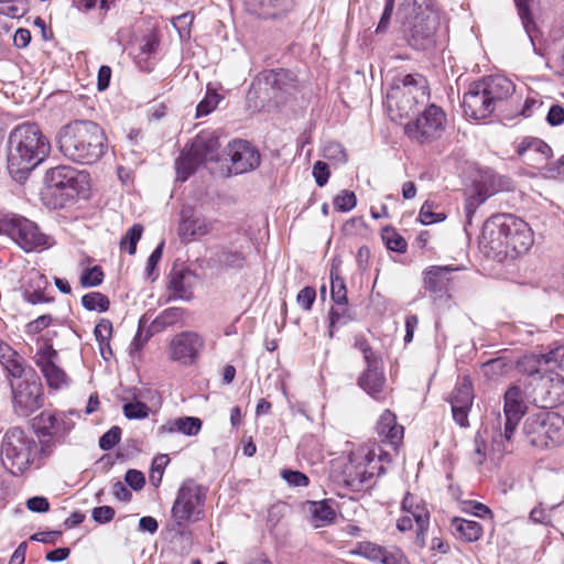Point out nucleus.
<instances>
[{"label":"nucleus","instance_id":"nucleus-21","mask_svg":"<svg viewBox=\"0 0 564 564\" xmlns=\"http://www.w3.org/2000/svg\"><path fill=\"white\" fill-rule=\"evenodd\" d=\"M56 357V350L48 344L39 349L34 357L35 364L41 369L48 387L53 389H59L66 383V373L54 361Z\"/></svg>","mask_w":564,"mask_h":564},{"label":"nucleus","instance_id":"nucleus-64","mask_svg":"<svg viewBox=\"0 0 564 564\" xmlns=\"http://www.w3.org/2000/svg\"><path fill=\"white\" fill-rule=\"evenodd\" d=\"M112 334V324L109 319L101 318L94 328V335L98 343L110 339Z\"/></svg>","mask_w":564,"mask_h":564},{"label":"nucleus","instance_id":"nucleus-18","mask_svg":"<svg viewBox=\"0 0 564 564\" xmlns=\"http://www.w3.org/2000/svg\"><path fill=\"white\" fill-rule=\"evenodd\" d=\"M462 107L464 113L474 120L487 119L497 109L488 96L478 87L477 82L473 83L465 93Z\"/></svg>","mask_w":564,"mask_h":564},{"label":"nucleus","instance_id":"nucleus-48","mask_svg":"<svg viewBox=\"0 0 564 564\" xmlns=\"http://www.w3.org/2000/svg\"><path fill=\"white\" fill-rule=\"evenodd\" d=\"M333 203L338 212L347 213L356 207L357 198L354 192L343 189L335 196Z\"/></svg>","mask_w":564,"mask_h":564},{"label":"nucleus","instance_id":"nucleus-1","mask_svg":"<svg viewBox=\"0 0 564 564\" xmlns=\"http://www.w3.org/2000/svg\"><path fill=\"white\" fill-rule=\"evenodd\" d=\"M51 152V142L36 123L14 128L8 140V171L17 182H24L31 171Z\"/></svg>","mask_w":564,"mask_h":564},{"label":"nucleus","instance_id":"nucleus-57","mask_svg":"<svg viewBox=\"0 0 564 564\" xmlns=\"http://www.w3.org/2000/svg\"><path fill=\"white\" fill-rule=\"evenodd\" d=\"M25 8L20 0H1L0 1V14L10 18H19L23 15Z\"/></svg>","mask_w":564,"mask_h":564},{"label":"nucleus","instance_id":"nucleus-61","mask_svg":"<svg viewBox=\"0 0 564 564\" xmlns=\"http://www.w3.org/2000/svg\"><path fill=\"white\" fill-rule=\"evenodd\" d=\"M169 460L170 459L166 455H161V456H158L154 458V460L152 463V467H151V473H150V480H151L152 485H154V486L160 485V482L162 480L164 467L167 465Z\"/></svg>","mask_w":564,"mask_h":564},{"label":"nucleus","instance_id":"nucleus-12","mask_svg":"<svg viewBox=\"0 0 564 564\" xmlns=\"http://www.w3.org/2000/svg\"><path fill=\"white\" fill-rule=\"evenodd\" d=\"M205 346L206 340L200 333L182 330L170 339L166 352L171 361L188 367L197 362Z\"/></svg>","mask_w":564,"mask_h":564},{"label":"nucleus","instance_id":"nucleus-34","mask_svg":"<svg viewBox=\"0 0 564 564\" xmlns=\"http://www.w3.org/2000/svg\"><path fill=\"white\" fill-rule=\"evenodd\" d=\"M546 419L539 415L529 416L523 424V433L527 436L528 443L534 447H543L542 431H544Z\"/></svg>","mask_w":564,"mask_h":564},{"label":"nucleus","instance_id":"nucleus-8","mask_svg":"<svg viewBox=\"0 0 564 564\" xmlns=\"http://www.w3.org/2000/svg\"><path fill=\"white\" fill-rule=\"evenodd\" d=\"M0 235L14 240L26 252L52 246V237L42 232L39 226L25 217L0 214Z\"/></svg>","mask_w":564,"mask_h":564},{"label":"nucleus","instance_id":"nucleus-4","mask_svg":"<svg viewBox=\"0 0 564 564\" xmlns=\"http://www.w3.org/2000/svg\"><path fill=\"white\" fill-rule=\"evenodd\" d=\"M389 107H395L400 118L416 115L430 100L427 80L419 74H408L394 80L387 94Z\"/></svg>","mask_w":564,"mask_h":564},{"label":"nucleus","instance_id":"nucleus-49","mask_svg":"<svg viewBox=\"0 0 564 564\" xmlns=\"http://www.w3.org/2000/svg\"><path fill=\"white\" fill-rule=\"evenodd\" d=\"M373 478V473L367 470L366 468L360 470L357 469L355 475L349 474L346 482L352 487L355 490H361L365 488H369L371 486V479Z\"/></svg>","mask_w":564,"mask_h":564},{"label":"nucleus","instance_id":"nucleus-54","mask_svg":"<svg viewBox=\"0 0 564 564\" xmlns=\"http://www.w3.org/2000/svg\"><path fill=\"white\" fill-rule=\"evenodd\" d=\"M120 438L121 429L115 425L100 436L99 447L102 451H110L120 442Z\"/></svg>","mask_w":564,"mask_h":564},{"label":"nucleus","instance_id":"nucleus-27","mask_svg":"<svg viewBox=\"0 0 564 564\" xmlns=\"http://www.w3.org/2000/svg\"><path fill=\"white\" fill-rule=\"evenodd\" d=\"M35 420L40 437H62L70 430L64 417L48 411L42 412Z\"/></svg>","mask_w":564,"mask_h":564},{"label":"nucleus","instance_id":"nucleus-33","mask_svg":"<svg viewBox=\"0 0 564 564\" xmlns=\"http://www.w3.org/2000/svg\"><path fill=\"white\" fill-rule=\"evenodd\" d=\"M159 44L160 42L155 34H148L143 36L142 42L139 46V53L135 56V62L141 70H152L153 62L151 61V56L155 54Z\"/></svg>","mask_w":564,"mask_h":564},{"label":"nucleus","instance_id":"nucleus-20","mask_svg":"<svg viewBox=\"0 0 564 564\" xmlns=\"http://www.w3.org/2000/svg\"><path fill=\"white\" fill-rule=\"evenodd\" d=\"M453 265H431L423 271V288L434 299L447 294L452 281V273L458 271Z\"/></svg>","mask_w":564,"mask_h":564},{"label":"nucleus","instance_id":"nucleus-14","mask_svg":"<svg viewBox=\"0 0 564 564\" xmlns=\"http://www.w3.org/2000/svg\"><path fill=\"white\" fill-rule=\"evenodd\" d=\"M208 264L219 271H241L247 265V253L241 246L237 247L232 243L216 245L210 250Z\"/></svg>","mask_w":564,"mask_h":564},{"label":"nucleus","instance_id":"nucleus-42","mask_svg":"<svg viewBox=\"0 0 564 564\" xmlns=\"http://www.w3.org/2000/svg\"><path fill=\"white\" fill-rule=\"evenodd\" d=\"M82 305L87 311L104 313L109 310L110 301L107 295L100 292H89L83 295Z\"/></svg>","mask_w":564,"mask_h":564},{"label":"nucleus","instance_id":"nucleus-24","mask_svg":"<svg viewBox=\"0 0 564 564\" xmlns=\"http://www.w3.org/2000/svg\"><path fill=\"white\" fill-rule=\"evenodd\" d=\"M213 230V223L196 216L191 207H184L181 212L178 236L183 241H191L196 236L208 235Z\"/></svg>","mask_w":564,"mask_h":564},{"label":"nucleus","instance_id":"nucleus-3","mask_svg":"<svg viewBox=\"0 0 564 564\" xmlns=\"http://www.w3.org/2000/svg\"><path fill=\"white\" fill-rule=\"evenodd\" d=\"M61 153L78 164H94L108 150L104 129L91 120H74L62 127L56 137Z\"/></svg>","mask_w":564,"mask_h":564},{"label":"nucleus","instance_id":"nucleus-41","mask_svg":"<svg viewBox=\"0 0 564 564\" xmlns=\"http://www.w3.org/2000/svg\"><path fill=\"white\" fill-rule=\"evenodd\" d=\"M30 281L36 282V289H34V290L25 289L23 292L24 301L30 304H33V305L39 304V303L48 302L50 300L45 297V294L43 291V289L47 284V280L45 279V276L40 274L39 272H35L34 278H31Z\"/></svg>","mask_w":564,"mask_h":564},{"label":"nucleus","instance_id":"nucleus-28","mask_svg":"<svg viewBox=\"0 0 564 564\" xmlns=\"http://www.w3.org/2000/svg\"><path fill=\"white\" fill-rule=\"evenodd\" d=\"M257 82L259 85L263 83L274 90L285 93L294 87L292 73L283 68L263 70L258 75Z\"/></svg>","mask_w":564,"mask_h":564},{"label":"nucleus","instance_id":"nucleus-2","mask_svg":"<svg viewBox=\"0 0 564 564\" xmlns=\"http://www.w3.org/2000/svg\"><path fill=\"white\" fill-rule=\"evenodd\" d=\"M481 242L500 259H514L525 253L533 245V234L529 225L511 214H497L482 226Z\"/></svg>","mask_w":564,"mask_h":564},{"label":"nucleus","instance_id":"nucleus-6","mask_svg":"<svg viewBox=\"0 0 564 564\" xmlns=\"http://www.w3.org/2000/svg\"><path fill=\"white\" fill-rule=\"evenodd\" d=\"M219 141L214 132L202 131L175 161L176 180L185 182L204 163L217 161Z\"/></svg>","mask_w":564,"mask_h":564},{"label":"nucleus","instance_id":"nucleus-53","mask_svg":"<svg viewBox=\"0 0 564 564\" xmlns=\"http://www.w3.org/2000/svg\"><path fill=\"white\" fill-rule=\"evenodd\" d=\"M354 347L361 351L365 364H370V366H372L376 360L380 359L362 335L355 337Z\"/></svg>","mask_w":564,"mask_h":564},{"label":"nucleus","instance_id":"nucleus-35","mask_svg":"<svg viewBox=\"0 0 564 564\" xmlns=\"http://www.w3.org/2000/svg\"><path fill=\"white\" fill-rule=\"evenodd\" d=\"M259 15L263 19H273L291 10L293 0H258Z\"/></svg>","mask_w":564,"mask_h":564},{"label":"nucleus","instance_id":"nucleus-25","mask_svg":"<svg viewBox=\"0 0 564 564\" xmlns=\"http://www.w3.org/2000/svg\"><path fill=\"white\" fill-rule=\"evenodd\" d=\"M477 83L478 87H480L481 91L488 96L496 108L514 91L513 83L501 75L488 76Z\"/></svg>","mask_w":564,"mask_h":564},{"label":"nucleus","instance_id":"nucleus-63","mask_svg":"<svg viewBox=\"0 0 564 564\" xmlns=\"http://www.w3.org/2000/svg\"><path fill=\"white\" fill-rule=\"evenodd\" d=\"M115 509L110 506L96 507L91 511V518L99 524L109 523L115 517Z\"/></svg>","mask_w":564,"mask_h":564},{"label":"nucleus","instance_id":"nucleus-55","mask_svg":"<svg viewBox=\"0 0 564 564\" xmlns=\"http://www.w3.org/2000/svg\"><path fill=\"white\" fill-rule=\"evenodd\" d=\"M564 167V155H561L555 162L546 161L536 169L541 171V175L545 178H556L562 174Z\"/></svg>","mask_w":564,"mask_h":564},{"label":"nucleus","instance_id":"nucleus-15","mask_svg":"<svg viewBox=\"0 0 564 564\" xmlns=\"http://www.w3.org/2000/svg\"><path fill=\"white\" fill-rule=\"evenodd\" d=\"M228 155L235 174L257 169L261 162L259 151L247 140L237 139L228 144Z\"/></svg>","mask_w":564,"mask_h":564},{"label":"nucleus","instance_id":"nucleus-37","mask_svg":"<svg viewBox=\"0 0 564 564\" xmlns=\"http://www.w3.org/2000/svg\"><path fill=\"white\" fill-rule=\"evenodd\" d=\"M330 296L337 305L347 304V289L343 276L339 274L338 267L333 263L330 271Z\"/></svg>","mask_w":564,"mask_h":564},{"label":"nucleus","instance_id":"nucleus-44","mask_svg":"<svg viewBox=\"0 0 564 564\" xmlns=\"http://www.w3.org/2000/svg\"><path fill=\"white\" fill-rule=\"evenodd\" d=\"M387 552L384 547L369 541L358 543L357 549L354 551L355 554L378 563H381Z\"/></svg>","mask_w":564,"mask_h":564},{"label":"nucleus","instance_id":"nucleus-56","mask_svg":"<svg viewBox=\"0 0 564 564\" xmlns=\"http://www.w3.org/2000/svg\"><path fill=\"white\" fill-rule=\"evenodd\" d=\"M419 219L422 225H432L443 221L445 219V215L443 213H434L433 205L425 202L420 209Z\"/></svg>","mask_w":564,"mask_h":564},{"label":"nucleus","instance_id":"nucleus-26","mask_svg":"<svg viewBox=\"0 0 564 564\" xmlns=\"http://www.w3.org/2000/svg\"><path fill=\"white\" fill-rule=\"evenodd\" d=\"M203 421L197 416H180L170 419L158 427L156 434L159 437H164L170 434L180 433L182 435L192 437L200 433Z\"/></svg>","mask_w":564,"mask_h":564},{"label":"nucleus","instance_id":"nucleus-59","mask_svg":"<svg viewBox=\"0 0 564 564\" xmlns=\"http://www.w3.org/2000/svg\"><path fill=\"white\" fill-rule=\"evenodd\" d=\"M281 477L293 487H305L308 485V477L299 470L282 469Z\"/></svg>","mask_w":564,"mask_h":564},{"label":"nucleus","instance_id":"nucleus-29","mask_svg":"<svg viewBox=\"0 0 564 564\" xmlns=\"http://www.w3.org/2000/svg\"><path fill=\"white\" fill-rule=\"evenodd\" d=\"M564 419L554 412L546 414V424L542 436L543 447L560 446L564 443Z\"/></svg>","mask_w":564,"mask_h":564},{"label":"nucleus","instance_id":"nucleus-40","mask_svg":"<svg viewBox=\"0 0 564 564\" xmlns=\"http://www.w3.org/2000/svg\"><path fill=\"white\" fill-rule=\"evenodd\" d=\"M184 315L181 307H169L162 311L152 322L151 328L154 332H161L169 326L176 324Z\"/></svg>","mask_w":564,"mask_h":564},{"label":"nucleus","instance_id":"nucleus-39","mask_svg":"<svg viewBox=\"0 0 564 564\" xmlns=\"http://www.w3.org/2000/svg\"><path fill=\"white\" fill-rule=\"evenodd\" d=\"M1 365L7 370L9 379L24 380L30 377L29 371H35L32 367L24 365L23 358L18 352L14 357L3 360Z\"/></svg>","mask_w":564,"mask_h":564},{"label":"nucleus","instance_id":"nucleus-51","mask_svg":"<svg viewBox=\"0 0 564 564\" xmlns=\"http://www.w3.org/2000/svg\"><path fill=\"white\" fill-rule=\"evenodd\" d=\"M164 245H165V242L161 241L155 247V249L152 251L150 257L148 258L147 267H145V275L148 279H150L152 281H155L159 276V273L156 271V265L162 258Z\"/></svg>","mask_w":564,"mask_h":564},{"label":"nucleus","instance_id":"nucleus-11","mask_svg":"<svg viewBox=\"0 0 564 564\" xmlns=\"http://www.w3.org/2000/svg\"><path fill=\"white\" fill-rule=\"evenodd\" d=\"M204 502L205 495L202 492V488L192 481L184 482L177 491L171 510L177 525L199 521L204 516Z\"/></svg>","mask_w":564,"mask_h":564},{"label":"nucleus","instance_id":"nucleus-50","mask_svg":"<svg viewBox=\"0 0 564 564\" xmlns=\"http://www.w3.org/2000/svg\"><path fill=\"white\" fill-rule=\"evenodd\" d=\"M143 227L140 224H134L127 234L121 238L120 246L123 248L128 243V253L134 254L137 251V245L141 239Z\"/></svg>","mask_w":564,"mask_h":564},{"label":"nucleus","instance_id":"nucleus-13","mask_svg":"<svg viewBox=\"0 0 564 564\" xmlns=\"http://www.w3.org/2000/svg\"><path fill=\"white\" fill-rule=\"evenodd\" d=\"M564 354H560V348L549 351L540 356H524L519 362L518 367L521 371L529 376H534L541 371L542 366H545L544 371L547 372L549 380L553 389L561 390L564 386V377L556 369H562V361Z\"/></svg>","mask_w":564,"mask_h":564},{"label":"nucleus","instance_id":"nucleus-47","mask_svg":"<svg viewBox=\"0 0 564 564\" xmlns=\"http://www.w3.org/2000/svg\"><path fill=\"white\" fill-rule=\"evenodd\" d=\"M123 414L129 420H142L149 416V406L141 401L127 402L122 406Z\"/></svg>","mask_w":564,"mask_h":564},{"label":"nucleus","instance_id":"nucleus-43","mask_svg":"<svg viewBox=\"0 0 564 564\" xmlns=\"http://www.w3.org/2000/svg\"><path fill=\"white\" fill-rule=\"evenodd\" d=\"M382 240L386 247L394 252L404 253L408 249L405 239L392 227L387 226L382 229Z\"/></svg>","mask_w":564,"mask_h":564},{"label":"nucleus","instance_id":"nucleus-22","mask_svg":"<svg viewBox=\"0 0 564 564\" xmlns=\"http://www.w3.org/2000/svg\"><path fill=\"white\" fill-rule=\"evenodd\" d=\"M517 153L523 162L534 167L545 163L553 155L551 147L535 137H524L517 145Z\"/></svg>","mask_w":564,"mask_h":564},{"label":"nucleus","instance_id":"nucleus-19","mask_svg":"<svg viewBox=\"0 0 564 564\" xmlns=\"http://www.w3.org/2000/svg\"><path fill=\"white\" fill-rule=\"evenodd\" d=\"M437 19L434 14L415 17L412 23L409 44L420 51L429 50L435 44Z\"/></svg>","mask_w":564,"mask_h":564},{"label":"nucleus","instance_id":"nucleus-52","mask_svg":"<svg viewBox=\"0 0 564 564\" xmlns=\"http://www.w3.org/2000/svg\"><path fill=\"white\" fill-rule=\"evenodd\" d=\"M220 99L221 96L216 91H207L205 98L200 100L196 107V117L200 118L203 116L209 115L217 107Z\"/></svg>","mask_w":564,"mask_h":564},{"label":"nucleus","instance_id":"nucleus-5","mask_svg":"<svg viewBox=\"0 0 564 564\" xmlns=\"http://www.w3.org/2000/svg\"><path fill=\"white\" fill-rule=\"evenodd\" d=\"M37 451L36 441L19 426L10 427L2 436L0 459L3 467L13 476L29 469Z\"/></svg>","mask_w":564,"mask_h":564},{"label":"nucleus","instance_id":"nucleus-38","mask_svg":"<svg viewBox=\"0 0 564 564\" xmlns=\"http://www.w3.org/2000/svg\"><path fill=\"white\" fill-rule=\"evenodd\" d=\"M354 319L355 316L352 315L350 310L345 305L332 307V310L329 311L328 336L333 338L337 329L348 325Z\"/></svg>","mask_w":564,"mask_h":564},{"label":"nucleus","instance_id":"nucleus-7","mask_svg":"<svg viewBox=\"0 0 564 564\" xmlns=\"http://www.w3.org/2000/svg\"><path fill=\"white\" fill-rule=\"evenodd\" d=\"M88 175L72 166L59 165L46 172V194L54 198V207L64 205L86 189Z\"/></svg>","mask_w":564,"mask_h":564},{"label":"nucleus","instance_id":"nucleus-31","mask_svg":"<svg viewBox=\"0 0 564 564\" xmlns=\"http://www.w3.org/2000/svg\"><path fill=\"white\" fill-rule=\"evenodd\" d=\"M452 529L455 536L465 542L478 541L482 535V527L474 520L454 518L452 520Z\"/></svg>","mask_w":564,"mask_h":564},{"label":"nucleus","instance_id":"nucleus-45","mask_svg":"<svg viewBox=\"0 0 564 564\" xmlns=\"http://www.w3.org/2000/svg\"><path fill=\"white\" fill-rule=\"evenodd\" d=\"M185 274L183 271H174L170 275L169 290L172 291L169 300H189L184 284Z\"/></svg>","mask_w":564,"mask_h":564},{"label":"nucleus","instance_id":"nucleus-58","mask_svg":"<svg viewBox=\"0 0 564 564\" xmlns=\"http://www.w3.org/2000/svg\"><path fill=\"white\" fill-rule=\"evenodd\" d=\"M324 158L337 163H346L348 158L344 147L338 142H329L324 148Z\"/></svg>","mask_w":564,"mask_h":564},{"label":"nucleus","instance_id":"nucleus-62","mask_svg":"<svg viewBox=\"0 0 564 564\" xmlns=\"http://www.w3.org/2000/svg\"><path fill=\"white\" fill-rule=\"evenodd\" d=\"M315 299L316 291L312 286H305L299 292L296 296L297 304L305 311H310L312 308Z\"/></svg>","mask_w":564,"mask_h":564},{"label":"nucleus","instance_id":"nucleus-36","mask_svg":"<svg viewBox=\"0 0 564 564\" xmlns=\"http://www.w3.org/2000/svg\"><path fill=\"white\" fill-rule=\"evenodd\" d=\"M310 511L315 527H322L334 522L336 512L329 505L328 500L311 501Z\"/></svg>","mask_w":564,"mask_h":564},{"label":"nucleus","instance_id":"nucleus-9","mask_svg":"<svg viewBox=\"0 0 564 564\" xmlns=\"http://www.w3.org/2000/svg\"><path fill=\"white\" fill-rule=\"evenodd\" d=\"M413 117L414 119L404 126V132L421 144L438 139L445 130L446 113L434 104L427 102Z\"/></svg>","mask_w":564,"mask_h":564},{"label":"nucleus","instance_id":"nucleus-23","mask_svg":"<svg viewBox=\"0 0 564 564\" xmlns=\"http://www.w3.org/2000/svg\"><path fill=\"white\" fill-rule=\"evenodd\" d=\"M358 386L376 400L386 398V377L381 368V359L372 366L366 364L365 371L358 378Z\"/></svg>","mask_w":564,"mask_h":564},{"label":"nucleus","instance_id":"nucleus-60","mask_svg":"<svg viewBox=\"0 0 564 564\" xmlns=\"http://www.w3.org/2000/svg\"><path fill=\"white\" fill-rule=\"evenodd\" d=\"M530 1L531 0H514L523 28L528 35L531 37V28H533L534 25L529 8Z\"/></svg>","mask_w":564,"mask_h":564},{"label":"nucleus","instance_id":"nucleus-46","mask_svg":"<svg viewBox=\"0 0 564 564\" xmlns=\"http://www.w3.org/2000/svg\"><path fill=\"white\" fill-rule=\"evenodd\" d=\"M104 276L101 267L94 265L83 271L80 275V284L83 288H95L102 283Z\"/></svg>","mask_w":564,"mask_h":564},{"label":"nucleus","instance_id":"nucleus-16","mask_svg":"<svg viewBox=\"0 0 564 564\" xmlns=\"http://www.w3.org/2000/svg\"><path fill=\"white\" fill-rule=\"evenodd\" d=\"M474 402V389L469 377H463L454 389L449 403L454 421L460 427L469 426L468 414Z\"/></svg>","mask_w":564,"mask_h":564},{"label":"nucleus","instance_id":"nucleus-30","mask_svg":"<svg viewBox=\"0 0 564 564\" xmlns=\"http://www.w3.org/2000/svg\"><path fill=\"white\" fill-rule=\"evenodd\" d=\"M378 434L387 440L391 445H397L403 436V427L397 424L395 415L386 410L377 423Z\"/></svg>","mask_w":564,"mask_h":564},{"label":"nucleus","instance_id":"nucleus-17","mask_svg":"<svg viewBox=\"0 0 564 564\" xmlns=\"http://www.w3.org/2000/svg\"><path fill=\"white\" fill-rule=\"evenodd\" d=\"M503 399V412L506 416L503 437L510 441L520 420L527 412V405L523 399V391L518 386L510 387L506 391Z\"/></svg>","mask_w":564,"mask_h":564},{"label":"nucleus","instance_id":"nucleus-10","mask_svg":"<svg viewBox=\"0 0 564 564\" xmlns=\"http://www.w3.org/2000/svg\"><path fill=\"white\" fill-rule=\"evenodd\" d=\"M30 377L17 384L11 383L14 413L28 417L44 404L43 387L35 371H29Z\"/></svg>","mask_w":564,"mask_h":564},{"label":"nucleus","instance_id":"nucleus-32","mask_svg":"<svg viewBox=\"0 0 564 564\" xmlns=\"http://www.w3.org/2000/svg\"><path fill=\"white\" fill-rule=\"evenodd\" d=\"M402 510L414 519L417 528L429 527L430 513L426 507L417 501V498L408 492L402 500Z\"/></svg>","mask_w":564,"mask_h":564}]
</instances>
